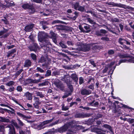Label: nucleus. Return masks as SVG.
Returning a JSON list of instances; mask_svg holds the SVG:
<instances>
[{"label":"nucleus","instance_id":"19","mask_svg":"<svg viewBox=\"0 0 134 134\" xmlns=\"http://www.w3.org/2000/svg\"><path fill=\"white\" fill-rule=\"evenodd\" d=\"M31 63L30 60H26L25 62L24 66L26 67H29L31 66Z\"/></svg>","mask_w":134,"mask_h":134},{"label":"nucleus","instance_id":"13","mask_svg":"<svg viewBox=\"0 0 134 134\" xmlns=\"http://www.w3.org/2000/svg\"><path fill=\"white\" fill-rule=\"evenodd\" d=\"M50 34L52 36L51 38L53 41L55 43L57 42L56 40V35L53 32L51 31L50 32Z\"/></svg>","mask_w":134,"mask_h":134},{"label":"nucleus","instance_id":"46","mask_svg":"<svg viewBox=\"0 0 134 134\" xmlns=\"http://www.w3.org/2000/svg\"><path fill=\"white\" fill-rule=\"evenodd\" d=\"M48 82L47 81L44 82H43L40 84H39V86H44L48 85Z\"/></svg>","mask_w":134,"mask_h":134},{"label":"nucleus","instance_id":"62","mask_svg":"<svg viewBox=\"0 0 134 134\" xmlns=\"http://www.w3.org/2000/svg\"><path fill=\"white\" fill-rule=\"evenodd\" d=\"M91 63V64L93 65L94 67H95L96 66V65L94 63V62L93 61H90Z\"/></svg>","mask_w":134,"mask_h":134},{"label":"nucleus","instance_id":"22","mask_svg":"<svg viewBox=\"0 0 134 134\" xmlns=\"http://www.w3.org/2000/svg\"><path fill=\"white\" fill-rule=\"evenodd\" d=\"M38 47L37 44H35L32 46V47H30V50L31 51H35L37 49Z\"/></svg>","mask_w":134,"mask_h":134},{"label":"nucleus","instance_id":"54","mask_svg":"<svg viewBox=\"0 0 134 134\" xmlns=\"http://www.w3.org/2000/svg\"><path fill=\"white\" fill-rule=\"evenodd\" d=\"M114 53V51L111 50L109 51L108 52V53L109 54L112 55Z\"/></svg>","mask_w":134,"mask_h":134},{"label":"nucleus","instance_id":"63","mask_svg":"<svg viewBox=\"0 0 134 134\" xmlns=\"http://www.w3.org/2000/svg\"><path fill=\"white\" fill-rule=\"evenodd\" d=\"M119 26L120 27V29L121 31H122L123 29V26L121 24H120L119 25Z\"/></svg>","mask_w":134,"mask_h":134},{"label":"nucleus","instance_id":"50","mask_svg":"<svg viewBox=\"0 0 134 134\" xmlns=\"http://www.w3.org/2000/svg\"><path fill=\"white\" fill-rule=\"evenodd\" d=\"M83 82V78L81 77L79 78V82L80 84H82Z\"/></svg>","mask_w":134,"mask_h":134},{"label":"nucleus","instance_id":"23","mask_svg":"<svg viewBox=\"0 0 134 134\" xmlns=\"http://www.w3.org/2000/svg\"><path fill=\"white\" fill-rule=\"evenodd\" d=\"M6 2L7 3V4L6 5H4L5 6V7H10L14 6L15 5L14 2H9L6 1Z\"/></svg>","mask_w":134,"mask_h":134},{"label":"nucleus","instance_id":"20","mask_svg":"<svg viewBox=\"0 0 134 134\" xmlns=\"http://www.w3.org/2000/svg\"><path fill=\"white\" fill-rule=\"evenodd\" d=\"M8 35V34H7L5 33V31H0V36H2V37L5 38L7 37Z\"/></svg>","mask_w":134,"mask_h":134},{"label":"nucleus","instance_id":"39","mask_svg":"<svg viewBox=\"0 0 134 134\" xmlns=\"http://www.w3.org/2000/svg\"><path fill=\"white\" fill-rule=\"evenodd\" d=\"M1 1H0V9H3L5 8V5L3 4V3H1Z\"/></svg>","mask_w":134,"mask_h":134},{"label":"nucleus","instance_id":"25","mask_svg":"<svg viewBox=\"0 0 134 134\" xmlns=\"http://www.w3.org/2000/svg\"><path fill=\"white\" fill-rule=\"evenodd\" d=\"M16 52L15 49L12 50L11 51H9L8 53L7 57H9L12 56L13 54Z\"/></svg>","mask_w":134,"mask_h":134},{"label":"nucleus","instance_id":"31","mask_svg":"<svg viewBox=\"0 0 134 134\" xmlns=\"http://www.w3.org/2000/svg\"><path fill=\"white\" fill-rule=\"evenodd\" d=\"M77 10L81 12H83L85 10V9L84 7L80 6L79 5Z\"/></svg>","mask_w":134,"mask_h":134},{"label":"nucleus","instance_id":"30","mask_svg":"<svg viewBox=\"0 0 134 134\" xmlns=\"http://www.w3.org/2000/svg\"><path fill=\"white\" fill-rule=\"evenodd\" d=\"M59 45L63 48H66L67 47L66 45L64 44L63 42L61 41L59 43Z\"/></svg>","mask_w":134,"mask_h":134},{"label":"nucleus","instance_id":"17","mask_svg":"<svg viewBox=\"0 0 134 134\" xmlns=\"http://www.w3.org/2000/svg\"><path fill=\"white\" fill-rule=\"evenodd\" d=\"M53 118L50 120H46L44 121L41 123V125H40L39 126L40 127L41 126H43L52 122L53 120Z\"/></svg>","mask_w":134,"mask_h":134},{"label":"nucleus","instance_id":"2","mask_svg":"<svg viewBox=\"0 0 134 134\" xmlns=\"http://www.w3.org/2000/svg\"><path fill=\"white\" fill-rule=\"evenodd\" d=\"M47 34L44 32H42L38 33V38L39 41L41 43H45L44 45L42 44H41V46L44 50H47V45L50 44L48 41H46L45 39L47 38Z\"/></svg>","mask_w":134,"mask_h":134},{"label":"nucleus","instance_id":"36","mask_svg":"<svg viewBox=\"0 0 134 134\" xmlns=\"http://www.w3.org/2000/svg\"><path fill=\"white\" fill-rule=\"evenodd\" d=\"M30 80L31 82H32L33 83H37L39 82H40V80L38 79L37 80Z\"/></svg>","mask_w":134,"mask_h":134},{"label":"nucleus","instance_id":"3","mask_svg":"<svg viewBox=\"0 0 134 134\" xmlns=\"http://www.w3.org/2000/svg\"><path fill=\"white\" fill-rule=\"evenodd\" d=\"M71 122L65 125L64 126L60 127L58 130V131L60 133H62L66 131L67 129L68 131L67 134H74L76 132V130H74V129L75 126H72L71 125Z\"/></svg>","mask_w":134,"mask_h":134},{"label":"nucleus","instance_id":"60","mask_svg":"<svg viewBox=\"0 0 134 134\" xmlns=\"http://www.w3.org/2000/svg\"><path fill=\"white\" fill-rule=\"evenodd\" d=\"M2 20L6 24H8V21L6 19H2Z\"/></svg>","mask_w":134,"mask_h":134},{"label":"nucleus","instance_id":"45","mask_svg":"<svg viewBox=\"0 0 134 134\" xmlns=\"http://www.w3.org/2000/svg\"><path fill=\"white\" fill-rule=\"evenodd\" d=\"M114 5L115 6L119 7H123V5H122L120 3H115Z\"/></svg>","mask_w":134,"mask_h":134},{"label":"nucleus","instance_id":"49","mask_svg":"<svg viewBox=\"0 0 134 134\" xmlns=\"http://www.w3.org/2000/svg\"><path fill=\"white\" fill-rule=\"evenodd\" d=\"M0 105L2 106L8 107H9L10 109L12 110H13V111H14V110L12 108L8 106V105L6 104H1Z\"/></svg>","mask_w":134,"mask_h":134},{"label":"nucleus","instance_id":"42","mask_svg":"<svg viewBox=\"0 0 134 134\" xmlns=\"http://www.w3.org/2000/svg\"><path fill=\"white\" fill-rule=\"evenodd\" d=\"M51 71L47 70V71L46 74V76H49L51 75Z\"/></svg>","mask_w":134,"mask_h":134},{"label":"nucleus","instance_id":"12","mask_svg":"<svg viewBox=\"0 0 134 134\" xmlns=\"http://www.w3.org/2000/svg\"><path fill=\"white\" fill-rule=\"evenodd\" d=\"M34 25V24H32L26 26L25 28V31L26 32L30 31L32 30Z\"/></svg>","mask_w":134,"mask_h":134},{"label":"nucleus","instance_id":"27","mask_svg":"<svg viewBox=\"0 0 134 134\" xmlns=\"http://www.w3.org/2000/svg\"><path fill=\"white\" fill-rule=\"evenodd\" d=\"M31 6L30 5L26 3L22 5V7L24 9H29Z\"/></svg>","mask_w":134,"mask_h":134},{"label":"nucleus","instance_id":"15","mask_svg":"<svg viewBox=\"0 0 134 134\" xmlns=\"http://www.w3.org/2000/svg\"><path fill=\"white\" fill-rule=\"evenodd\" d=\"M16 114L18 115L20 117L23 118L25 120L30 119V117L26 116L25 115L19 112H17Z\"/></svg>","mask_w":134,"mask_h":134},{"label":"nucleus","instance_id":"34","mask_svg":"<svg viewBox=\"0 0 134 134\" xmlns=\"http://www.w3.org/2000/svg\"><path fill=\"white\" fill-rule=\"evenodd\" d=\"M14 84V82L13 81H10L8 83L6 84L7 86H11L13 85Z\"/></svg>","mask_w":134,"mask_h":134},{"label":"nucleus","instance_id":"53","mask_svg":"<svg viewBox=\"0 0 134 134\" xmlns=\"http://www.w3.org/2000/svg\"><path fill=\"white\" fill-rule=\"evenodd\" d=\"M88 88L91 89L93 90L94 88L93 84H92L91 85H90L89 86H88Z\"/></svg>","mask_w":134,"mask_h":134},{"label":"nucleus","instance_id":"10","mask_svg":"<svg viewBox=\"0 0 134 134\" xmlns=\"http://www.w3.org/2000/svg\"><path fill=\"white\" fill-rule=\"evenodd\" d=\"M7 127L9 129L8 134H15L14 128L13 126L9 125Z\"/></svg>","mask_w":134,"mask_h":134},{"label":"nucleus","instance_id":"33","mask_svg":"<svg viewBox=\"0 0 134 134\" xmlns=\"http://www.w3.org/2000/svg\"><path fill=\"white\" fill-rule=\"evenodd\" d=\"M41 103H34L33 104L34 107L36 109H38L39 108V105Z\"/></svg>","mask_w":134,"mask_h":134},{"label":"nucleus","instance_id":"40","mask_svg":"<svg viewBox=\"0 0 134 134\" xmlns=\"http://www.w3.org/2000/svg\"><path fill=\"white\" fill-rule=\"evenodd\" d=\"M94 101H93L92 103H89V104L91 105H92L94 106H96L98 105V103L97 102H96L93 104V103H94Z\"/></svg>","mask_w":134,"mask_h":134},{"label":"nucleus","instance_id":"43","mask_svg":"<svg viewBox=\"0 0 134 134\" xmlns=\"http://www.w3.org/2000/svg\"><path fill=\"white\" fill-rule=\"evenodd\" d=\"M103 126L105 128L108 129L109 130H110L111 129V127L110 126H109V125H107V124L104 125Z\"/></svg>","mask_w":134,"mask_h":134},{"label":"nucleus","instance_id":"47","mask_svg":"<svg viewBox=\"0 0 134 134\" xmlns=\"http://www.w3.org/2000/svg\"><path fill=\"white\" fill-rule=\"evenodd\" d=\"M37 69L38 71L40 72L41 73H43L44 71V70L39 67H37Z\"/></svg>","mask_w":134,"mask_h":134},{"label":"nucleus","instance_id":"7","mask_svg":"<svg viewBox=\"0 0 134 134\" xmlns=\"http://www.w3.org/2000/svg\"><path fill=\"white\" fill-rule=\"evenodd\" d=\"M54 84L56 86L61 90H63V85L61 82L58 80V81L55 82Z\"/></svg>","mask_w":134,"mask_h":134},{"label":"nucleus","instance_id":"9","mask_svg":"<svg viewBox=\"0 0 134 134\" xmlns=\"http://www.w3.org/2000/svg\"><path fill=\"white\" fill-rule=\"evenodd\" d=\"M88 115L87 114L80 113L76 114L75 115V117L76 118H84L88 117Z\"/></svg>","mask_w":134,"mask_h":134},{"label":"nucleus","instance_id":"24","mask_svg":"<svg viewBox=\"0 0 134 134\" xmlns=\"http://www.w3.org/2000/svg\"><path fill=\"white\" fill-rule=\"evenodd\" d=\"M79 6L78 3L76 2L72 4V7L76 10H77Z\"/></svg>","mask_w":134,"mask_h":134},{"label":"nucleus","instance_id":"29","mask_svg":"<svg viewBox=\"0 0 134 134\" xmlns=\"http://www.w3.org/2000/svg\"><path fill=\"white\" fill-rule=\"evenodd\" d=\"M20 134H31V133L29 130H27L26 132H24L22 130H20L19 131Z\"/></svg>","mask_w":134,"mask_h":134},{"label":"nucleus","instance_id":"14","mask_svg":"<svg viewBox=\"0 0 134 134\" xmlns=\"http://www.w3.org/2000/svg\"><path fill=\"white\" fill-rule=\"evenodd\" d=\"M32 95L30 93L27 92L25 93L24 96L27 99L30 100L32 99Z\"/></svg>","mask_w":134,"mask_h":134},{"label":"nucleus","instance_id":"18","mask_svg":"<svg viewBox=\"0 0 134 134\" xmlns=\"http://www.w3.org/2000/svg\"><path fill=\"white\" fill-rule=\"evenodd\" d=\"M71 78L75 81L77 82L78 80V78L76 74L74 73L71 75Z\"/></svg>","mask_w":134,"mask_h":134},{"label":"nucleus","instance_id":"35","mask_svg":"<svg viewBox=\"0 0 134 134\" xmlns=\"http://www.w3.org/2000/svg\"><path fill=\"white\" fill-rule=\"evenodd\" d=\"M62 109L63 110H66L68 109L69 108L67 107H64V104H62Z\"/></svg>","mask_w":134,"mask_h":134},{"label":"nucleus","instance_id":"6","mask_svg":"<svg viewBox=\"0 0 134 134\" xmlns=\"http://www.w3.org/2000/svg\"><path fill=\"white\" fill-rule=\"evenodd\" d=\"M92 131L96 132L97 134H108V131L103 130L97 128H95L92 129Z\"/></svg>","mask_w":134,"mask_h":134},{"label":"nucleus","instance_id":"21","mask_svg":"<svg viewBox=\"0 0 134 134\" xmlns=\"http://www.w3.org/2000/svg\"><path fill=\"white\" fill-rule=\"evenodd\" d=\"M126 40L122 38H120L119 40V42L121 44L123 45L126 44Z\"/></svg>","mask_w":134,"mask_h":134},{"label":"nucleus","instance_id":"56","mask_svg":"<svg viewBox=\"0 0 134 134\" xmlns=\"http://www.w3.org/2000/svg\"><path fill=\"white\" fill-rule=\"evenodd\" d=\"M101 39L105 41H108L109 40V38L105 37L102 38Z\"/></svg>","mask_w":134,"mask_h":134},{"label":"nucleus","instance_id":"32","mask_svg":"<svg viewBox=\"0 0 134 134\" xmlns=\"http://www.w3.org/2000/svg\"><path fill=\"white\" fill-rule=\"evenodd\" d=\"M11 123L17 128L19 127L17 123L14 120L12 121L11 122Z\"/></svg>","mask_w":134,"mask_h":134},{"label":"nucleus","instance_id":"1","mask_svg":"<svg viewBox=\"0 0 134 134\" xmlns=\"http://www.w3.org/2000/svg\"><path fill=\"white\" fill-rule=\"evenodd\" d=\"M119 57L121 58H129L130 59L121 60H120V62L118 64H116V65L115 63L117 62H112L110 65L108 64V66L109 68H111L109 73L111 75L113 74L114 70L115 69L116 65H119L121 63L127 62L134 63V60L133 59L132 57L130 55H127L126 54H120L119 55Z\"/></svg>","mask_w":134,"mask_h":134},{"label":"nucleus","instance_id":"44","mask_svg":"<svg viewBox=\"0 0 134 134\" xmlns=\"http://www.w3.org/2000/svg\"><path fill=\"white\" fill-rule=\"evenodd\" d=\"M18 124L20 126H23L24 125V124L19 119H18Z\"/></svg>","mask_w":134,"mask_h":134},{"label":"nucleus","instance_id":"16","mask_svg":"<svg viewBox=\"0 0 134 134\" xmlns=\"http://www.w3.org/2000/svg\"><path fill=\"white\" fill-rule=\"evenodd\" d=\"M0 121L5 122H8L10 121L9 119L1 116H0Z\"/></svg>","mask_w":134,"mask_h":134},{"label":"nucleus","instance_id":"37","mask_svg":"<svg viewBox=\"0 0 134 134\" xmlns=\"http://www.w3.org/2000/svg\"><path fill=\"white\" fill-rule=\"evenodd\" d=\"M129 123L132 124L134 122V119L129 118L127 120Z\"/></svg>","mask_w":134,"mask_h":134},{"label":"nucleus","instance_id":"26","mask_svg":"<svg viewBox=\"0 0 134 134\" xmlns=\"http://www.w3.org/2000/svg\"><path fill=\"white\" fill-rule=\"evenodd\" d=\"M29 13H30V14H32L34 13L35 11V10L33 6H31L29 9Z\"/></svg>","mask_w":134,"mask_h":134},{"label":"nucleus","instance_id":"51","mask_svg":"<svg viewBox=\"0 0 134 134\" xmlns=\"http://www.w3.org/2000/svg\"><path fill=\"white\" fill-rule=\"evenodd\" d=\"M16 90L18 91L21 92L22 91V88L20 86H18L17 87Z\"/></svg>","mask_w":134,"mask_h":134},{"label":"nucleus","instance_id":"8","mask_svg":"<svg viewBox=\"0 0 134 134\" xmlns=\"http://www.w3.org/2000/svg\"><path fill=\"white\" fill-rule=\"evenodd\" d=\"M35 90H36L37 91L39 90V89L38 88H33V90L34 91V92H36L35 93V94H36V95L37 96L40 97L41 98H43L44 97V96L43 94L41 92H40L39 91H35Z\"/></svg>","mask_w":134,"mask_h":134},{"label":"nucleus","instance_id":"11","mask_svg":"<svg viewBox=\"0 0 134 134\" xmlns=\"http://www.w3.org/2000/svg\"><path fill=\"white\" fill-rule=\"evenodd\" d=\"M91 91L90 90L84 89L81 90V93L83 95H89L91 93Z\"/></svg>","mask_w":134,"mask_h":134},{"label":"nucleus","instance_id":"5","mask_svg":"<svg viewBox=\"0 0 134 134\" xmlns=\"http://www.w3.org/2000/svg\"><path fill=\"white\" fill-rule=\"evenodd\" d=\"M39 62L41 63H44V64H42V66L45 67V68H46V69H47L49 62H48L46 59H45L44 57H42L40 59Z\"/></svg>","mask_w":134,"mask_h":134},{"label":"nucleus","instance_id":"52","mask_svg":"<svg viewBox=\"0 0 134 134\" xmlns=\"http://www.w3.org/2000/svg\"><path fill=\"white\" fill-rule=\"evenodd\" d=\"M23 70L22 69H20V70L18 71L16 73V74H15L16 75V76H18L21 73V72L23 71Z\"/></svg>","mask_w":134,"mask_h":134},{"label":"nucleus","instance_id":"41","mask_svg":"<svg viewBox=\"0 0 134 134\" xmlns=\"http://www.w3.org/2000/svg\"><path fill=\"white\" fill-rule=\"evenodd\" d=\"M87 20L91 24H94L95 23L93 20L91 19L90 18H88Z\"/></svg>","mask_w":134,"mask_h":134},{"label":"nucleus","instance_id":"4","mask_svg":"<svg viewBox=\"0 0 134 134\" xmlns=\"http://www.w3.org/2000/svg\"><path fill=\"white\" fill-rule=\"evenodd\" d=\"M95 43H91L90 44H82L81 43H77V47L76 48H72V50L75 49L78 51H83L85 52L88 51L90 49L91 46H93V45L95 44Z\"/></svg>","mask_w":134,"mask_h":134},{"label":"nucleus","instance_id":"64","mask_svg":"<svg viewBox=\"0 0 134 134\" xmlns=\"http://www.w3.org/2000/svg\"><path fill=\"white\" fill-rule=\"evenodd\" d=\"M14 88L13 87H12L11 88H10L9 89V91L10 92H12L13 91H14Z\"/></svg>","mask_w":134,"mask_h":134},{"label":"nucleus","instance_id":"38","mask_svg":"<svg viewBox=\"0 0 134 134\" xmlns=\"http://www.w3.org/2000/svg\"><path fill=\"white\" fill-rule=\"evenodd\" d=\"M31 57L34 60H35L36 59V55L33 53H31Z\"/></svg>","mask_w":134,"mask_h":134},{"label":"nucleus","instance_id":"48","mask_svg":"<svg viewBox=\"0 0 134 134\" xmlns=\"http://www.w3.org/2000/svg\"><path fill=\"white\" fill-rule=\"evenodd\" d=\"M68 87L70 90V91L72 92V91L73 88L72 85L70 84H69L68 85Z\"/></svg>","mask_w":134,"mask_h":134},{"label":"nucleus","instance_id":"59","mask_svg":"<svg viewBox=\"0 0 134 134\" xmlns=\"http://www.w3.org/2000/svg\"><path fill=\"white\" fill-rule=\"evenodd\" d=\"M60 21L59 20H55L53 21L52 23L53 24H54L56 23H60Z\"/></svg>","mask_w":134,"mask_h":134},{"label":"nucleus","instance_id":"55","mask_svg":"<svg viewBox=\"0 0 134 134\" xmlns=\"http://www.w3.org/2000/svg\"><path fill=\"white\" fill-rule=\"evenodd\" d=\"M54 132L52 131H49L43 134H54Z\"/></svg>","mask_w":134,"mask_h":134},{"label":"nucleus","instance_id":"28","mask_svg":"<svg viewBox=\"0 0 134 134\" xmlns=\"http://www.w3.org/2000/svg\"><path fill=\"white\" fill-rule=\"evenodd\" d=\"M33 100L34 101V103H41L39 100V98L38 97L35 96L34 97Z\"/></svg>","mask_w":134,"mask_h":134},{"label":"nucleus","instance_id":"61","mask_svg":"<svg viewBox=\"0 0 134 134\" xmlns=\"http://www.w3.org/2000/svg\"><path fill=\"white\" fill-rule=\"evenodd\" d=\"M100 32L101 33L103 34H105L106 32V30L103 29L101 30H100Z\"/></svg>","mask_w":134,"mask_h":134},{"label":"nucleus","instance_id":"57","mask_svg":"<svg viewBox=\"0 0 134 134\" xmlns=\"http://www.w3.org/2000/svg\"><path fill=\"white\" fill-rule=\"evenodd\" d=\"M67 44L69 46H73L74 44L72 42L70 41H68Z\"/></svg>","mask_w":134,"mask_h":134},{"label":"nucleus","instance_id":"58","mask_svg":"<svg viewBox=\"0 0 134 134\" xmlns=\"http://www.w3.org/2000/svg\"><path fill=\"white\" fill-rule=\"evenodd\" d=\"M108 69V67L107 66H106L105 67L103 71V73H105L107 71Z\"/></svg>","mask_w":134,"mask_h":134}]
</instances>
